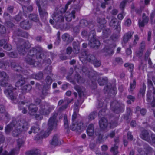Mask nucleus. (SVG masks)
<instances>
[{
  "instance_id": "1",
  "label": "nucleus",
  "mask_w": 155,
  "mask_h": 155,
  "mask_svg": "<svg viewBox=\"0 0 155 155\" xmlns=\"http://www.w3.org/2000/svg\"><path fill=\"white\" fill-rule=\"evenodd\" d=\"M46 54L42 47L38 45L31 48L28 53V56L36 57L38 60H44L46 58Z\"/></svg>"
},
{
  "instance_id": "2",
  "label": "nucleus",
  "mask_w": 155,
  "mask_h": 155,
  "mask_svg": "<svg viewBox=\"0 0 155 155\" xmlns=\"http://www.w3.org/2000/svg\"><path fill=\"white\" fill-rule=\"evenodd\" d=\"M17 124L12 132V134L14 137L18 136L22 131H26L29 127L28 122L24 120L19 121Z\"/></svg>"
},
{
  "instance_id": "3",
  "label": "nucleus",
  "mask_w": 155,
  "mask_h": 155,
  "mask_svg": "<svg viewBox=\"0 0 155 155\" xmlns=\"http://www.w3.org/2000/svg\"><path fill=\"white\" fill-rule=\"evenodd\" d=\"M53 20L56 22L57 28L62 29L63 28V22L64 21V17L61 13H59L58 8H55V11L52 15Z\"/></svg>"
},
{
  "instance_id": "4",
  "label": "nucleus",
  "mask_w": 155,
  "mask_h": 155,
  "mask_svg": "<svg viewBox=\"0 0 155 155\" xmlns=\"http://www.w3.org/2000/svg\"><path fill=\"white\" fill-rule=\"evenodd\" d=\"M17 43V49L19 54L21 55H25L26 53V50L29 48L30 46L28 41H25L21 38H18Z\"/></svg>"
},
{
  "instance_id": "5",
  "label": "nucleus",
  "mask_w": 155,
  "mask_h": 155,
  "mask_svg": "<svg viewBox=\"0 0 155 155\" xmlns=\"http://www.w3.org/2000/svg\"><path fill=\"white\" fill-rule=\"evenodd\" d=\"M79 58L82 62H84L87 60L89 62H92L95 61L96 58L94 55L91 54L90 52L87 50L82 51L79 55Z\"/></svg>"
},
{
  "instance_id": "6",
  "label": "nucleus",
  "mask_w": 155,
  "mask_h": 155,
  "mask_svg": "<svg viewBox=\"0 0 155 155\" xmlns=\"http://www.w3.org/2000/svg\"><path fill=\"white\" fill-rule=\"evenodd\" d=\"M58 114L56 113H54L52 116L49 118L48 122V130H55L57 126L58 120L57 117Z\"/></svg>"
},
{
  "instance_id": "7",
  "label": "nucleus",
  "mask_w": 155,
  "mask_h": 155,
  "mask_svg": "<svg viewBox=\"0 0 155 155\" xmlns=\"http://www.w3.org/2000/svg\"><path fill=\"white\" fill-rule=\"evenodd\" d=\"M111 108L115 113L118 114L124 110V105L120 104L117 101H114L110 104Z\"/></svg>"
},
{
  "instance_id": "8",
  "label": "nucleus",
  "mask_w": 155,
  "mask_h": 155,
  "mask_svg": "<svg viewBox=\"0 0 155 155\" xmlns=\"http://www.w3.org/2000/svg\"><path fill=\"white\" fill-rule=\"evenodd\" d=\"M36 3L38 8L39 12L40 17L41 18H43L44 17L47 16L48 14L46 11L47 6L46 2H45L43 5L41 4L40 5L39 2L37 0L36 1Z\"/></svg>"
},
{
  "instance_id": "9",
  "label": "nucleus",
  "mask_w": 155,
  "mask_h": 155,
  "mask_svg": "<svg viewBox=\"0 0 155 155\" xmlns=\"http://www.w3.org/2000/svg\"><path fill=\"white\" fill-rule=\"evenodd\" d=\"M45 105L44 104H41L39 105V113L43 115H48L51 111L50 107H46Z\"/></svg>"
},
{
  "instance_id": "10",
  "label": "nucleus",
  "mask_w": 155,
  "mask_h": 155,
  "mask_svg": "<svg viewBox=\"0 0 155 155\" xmlns=\"http://www.w3.org/2000/svg\"><path fill=\"white\" fill-rule=\"evenodd\" d=\"M88 45L91 48L97 49L100 45V43L96 38H92L89 40Z\"/></svg>"
},
{
  "instance_id": "11",
  "label": "nucleus",
  "mask_w": 155,
  "mask_h": 155,
  "mask_svg": "<svg viewBox=\"0 0 155 155\" xmlns=\"http://www.w3.org/2000/svg\"><path fill=\"white\" fill-rule=\"evenodd\" d=\"M28 114L31 116H34L36 114L38 110V107L34 104H31L28 106Z\"/></svg>"
},
{
  "instance_id": "12",
  "label": "nucleus",
  "mask_w": 155,
  "mask_h": 155,
  "mask_svg": "<svg viewBox=\"0 0 155 155\" xmlns=\"http://www.w3.org/2000/svg\"><path fill=\"white\" fill-rule=\"evenodd\" d=\"M17 122L15 120H13L8 125H7L5 128V132L6 134H9L13 129V127H16Z\"/></svg>"
},
{
  "instance_id": "13",
  "label": "nucleus",
  "mask_w": 155,
  "mask_h": 155,
  "mask_svg": "<svg viewBox=\"0 0 155 155\" xmlns=\"http://www.w3.org/2000/svg\"><path fill=\"white\" fill-rule=\"evenodd\" d=\"M50 143L52 145L54 146L60 145L61 142L60 140L59 136L57 134H55L53 137Z\"/></svg>"
},
{
  "instance_id": "14",
  "label": "nucleus",
  "mask_w": 155,
  "mask_h": 155,
  "mask_svg": "<svg viewBox=\"0 0 155 155\" xmlns=\"http://www.w3.org/2000/svg\"><path fill=\"white\" fill-rule=\"evenodd\" d=\"M16 36H21L27 38L28 37V34L20 29H16L14 32L13 37Z\"/></svg>"
},
{
  "instance_id": "15",
  "label": "nucleus",
  "mask_w": 155,
  "mask_h": 155,
  "mask_svg": "<svg viewBox=\"0 0 155 155\" xmlns=\"http://www.w3.org/2000/svg\"><path fill=\"white\" fill-rule=\"evenodd\" d=\"M132 114V110L130 107H127L126 110V114L124 115L123 117L127 123H129L130 120V117Z\"/></svg>"
},
{
  "instance_id": "16",
  "label": "nucleus",
  "mask_w": 155,
  "mask_h": 155,
  "mask_svg": "<svg viewBox=\"0 0 155 155\" xmlns=\"http://www.w3.org/2000/svg\"><path fill=\"white\" fill-rule=\"evenodd\" d=\"M88 25V27L89 28H91V27L92 28L94 26V25L92 23V22H89L87 20L83 19L81 20L80 21V26L84 28L87 25Z\"/></svg>"
},
{
  "instance_id": "17",
  "label": "nucleus",
  "mask_w": 155,
  "mask_h": 155,
  "mask_svg": "<svg viewBox=\"0 0 155 155\" xmlns=\"http://www.w3.org/2000/svg\"><path fill=\"white\" fill-rule=\"evenodd\" d=\"M75 11L72 10L71 13L67 12L65 14V18L67 21H70L72 20V18L74 19L75 18Z\"/></svg>"
},
{
  "instance_id": "18",
  "label": "nucleus",
  "mask_w": 155,
  "mask_h": 155,
  "mask_svg": "<svg viewBox=\"0 0 155 155\" xmlns=\"http://www.w3.org/2000/svg\"><path fill=\"white\" fill-rule=\"evenodd\" d=\"M99 124L100 128L102 130H104L106 128L108 125L107 120L105 118H101V120L99 121Z\"/></svg>"
},
{
  "instance_id": "19",
  "label": "nucleus",
  "mask_w": 155,
  "mask_h": 155,
  "mask_svg": "<svg viewBox=\"0 0 155 155\" xmlns=\"http://www.w3.org/2000/svg\"><path fill=\"white\" fill-rule=\"evenodd\" d=\"M140 136L142 139L147 142L150 137L149 132L145 130H143L142 131Z\"/></svg>"
},
{
  "instance_id": "20",
  "label": "nucleus",
  "mask_w": 155,
  "mask_h": 155,
  "mask_svg": "<svg viewBox=\"0 0 155 155\" xmlns=\"http://www.w3.org/2000/svg\"><path fill=\"white\" fill-rule=\"evenodd\" d=\"M11 68L16 71L19 72L22 71V67L18 63L12 62L11 63Z\"/></svg>"
},
{
  "instance_id": "21",
  "label": "nucleus",
  "mask_w": 155,
  "mask_h": 155,
  "mask_svg": "<svg viewBox=\"0 0 155 155\" xmlns=\"http://www.w3.org/2000/svg\"><path fill=\"white\" fill-rule=\"evenodd\" d=\"M20 26L23 29H28L31 28V25L29 23V21L24 20L20 23Z\"/></svg>"
},
{
  "instance_id": "22",
  "label": "nucleus",
  "mask_w": 155,
  "mask_h": 155,
  "mask_svg": "<svg viewBox=\"0 0 155 155\" xmlns=\"http://www.w3.org/2000/svg\"><path fill=\"white\" fill-rule=\"evenodd\" d=\"M62 38L63 41L68 44L71 43L73 41L72 38L70 37V36L68 33H64L62 36Z\"/></svg>"
},
{
  "instance_id": "23",
  "label": "nucleus",
  "mask_w": 155,
  "mask_h": 155,
  "mask_svg": "<svg viewBox=\"0 0 155 155\" xmlns=\"http://www.w3.org/2000/svg\"><path fill=\"white\" fill-rule=\"evenodd\" d=\"M94 126L92 124H90L87 129V133L88 136L92 137L94 134Z\"/></svg>"
},
{
  "instance_id": "24",
  "label": "nucleus",
  "mask_w": 155,
  "mask_h": 155,
  "mask_svg": "<svg viewBox=\"0 0 155 155\" xmlns=\"http://www.w3.org/2000/svg\"><path fill=\"white\" fill-rule=\"evenodd\" d=\"M36 59H38L36 57H31L28 56L25 58V61L28 64L31 65H34L36 61Z\"/></svg>"
},
{
  "instance_id": "25",
  "label": "nucleus",
  "mask_w": 155,
  "mask_h": 155,
  "mask_svg": "<svg viewBox=\"0 0 155 155\" xmlns=\"http://www.w3.org/2000/svg\"><path fill=\"white\" fill-rule=\"evenodd\" d=\"M95 134L97 136V142L100 143L104 141V138H103V135L101 134L100 131H95Z\"/></svg>"
},
{
  "instance_id": "26",
  "label": "nucleus",
  "mask_w": 155,
  "mask_h": 155,
  "mask_svg": "<svg viewBox=\"0 0 155 155\" xmlns=\"http://www.w3.org/2000/svg\"><path fill=\"white\" fill-rule=\"evenodd\" d=\"M133 32H129L125 33L123 37V41L124 43H127L129 40L130 39L133 34Z\"/></svg>"
},
{
  "instance_id": "27",
  "label": "nucleus",
  "mask_w": 155,
  "mask_h": 155,
  "mask_svg": "<svg viewBox=\"0 0 155 155\" xmlns=\"http://www.w3.org/2000/svg\"><path fill=\"white\" fill-rule=\"evenodd\" d=\"M108 81V79L106 77L99 78L97 80L98 83L101 86L106 84L107 83Z\"/></svg>"
},
{
  "instance_id": "28",
  "label": "nucleus",
  "mask_w": 155,
  "mask_h": 155,
  "mask_svg": "<svg viewBox=\"0 0 155 155\" xmlns=\"http://www.w3.org/2000/svg\"><path fill=\"white\" fill-rule=\"evenodd\" d=\"M4 92L7 96H9L10 98L12 100H14L16 99V97L13 95V93L12 90L5 89L4 91Z\"/></svg>"
},
{
  "instance_id": "29",
  "label": "nucleus",
  "mask_w": 155,
  "mask_h": 155,
  "mask_svg": "<svg viewBox=\"0 0 155 155\" xmlns=\"http://www.w3.org/2000/svg\"><path fill=\"white\" fill-rule=\"evenodd\" d=\"M8 80L6 79H3L0 80V85L3 87H8L10 88L12 86L8 82Z\"/></svg>"
},
{
  "instance_id": "30",
  "label": "nucleus",
  "mask_w": 155,
  "mask_h": 155,
  "mask_svg": "<svg viewBox=\"0 0 155 155\" xmlns=\"http://www.w3.org/2000/svg\"><path fill=\"white\" fill-rule=\"evenodd\" d=\"M3 149L2 147H0V155H15V149L12 150L9 153H8L7 151H5L1 154V153Z\"/></svg>"
},
{
  "instance_id": "31",
  "label": "nucleus",
  "mask_w": 155,
  "mask_h": 155,
  "mask_svg": "<svg viewBox=\"0 0 155 155\" xmlns=\"http://www.w3.org/2000/svg\"><path fill=\"white\" fill-rule=\"evenodd\" d=\"M20 77L21 78L19 79L15 83L16 86L18 87L22 86L25 84V79L24 78L21 77V75L20 76Z\"/></svg>"
},
{
  "instance_id": "32",
  "label": "nucleus",
  "mask_w": 155,
  "mask_h": 155,
  "mask_svg": "<svg viewBox=\"0 0 155 155\" xmlns=\"http://www.w3.org/2000/svg\"><path fill=\"white\" fill-rule=\"evenodd\" d=\"M32 78L38 80H40L43 79V74L41 72H39L38 73L32 75Z\"/></svg>"
},
{
  "instance_id": "33",
  "label": "nucleus",
  "mask_w": 155,
  "mask_h": 155,
  "mask_svg": "<svg viewBox=\"0 0 155 155\" xmlns=\"http://www.w3.org/2000/svg\"><path fill=\"white\" fill-rule=\"evenodd\" d=\"M23 12L25 14L31 12L33 10V8L31 5H30L28 7L25 6H22Z\"/></svg>"
},
{
  "instance_id": "34",
  "label": "nucleus",
  "mask_w": 155,
  "mask_h": 155,
  "mask_svg": "<svg viewBox=\"0 0 155 155\" xmlns=\"http://www.w3.org/2000/svg\"><path fill=\"white\" fill-rule=\"evenodd\" d=\"M110 87H109L108 86H107L104 88V90H106L107 92H108V93L109 94L110 93L112 94L113 95H114L116 93V90L115 88H111L109 89Z\"/></svg>"
},
{
  "instance_id": "35",
  "label": "nucleus",
  "mask_w": 155,
  "mask_h": 155,
  "mask_svg": "<svg viewBox=\"0 0 155 155\" xmlns=\"http://www.w3.org/2000/svg\"><path fill=\"white\" fill-rule=\"evenodd\" d=\"M32 87L30 84H26L23 86L21 89L22 92L25 93L26 92H29L31 89Z\"/></svg>"
},
{
  "instance_id": "36",
  "label": "nucleus",
  "mask_w": 155,
  "mask_h": 155,
  "mask_svg": "<svg viewBox=\"0 0 155 155\" xmlns=\"http://www.w3.org/2000/svg\"><path fill=\"white\" fill-rule=\"evenodd\" d=\"M103 36L104 38L108 37L110 34L111 32L109 29H105L103 30Z\"/></svg>"
},
{
  "instance_id": "37",
  "label": "nucleus",
  "mask_w": 155,
  "mask_h": 155,
  "mask_svg": "<svg viewBox=\"0 0 155 155\" xmlns=\"http://www.w3.org/2000/svg\"><path fill=\"white\" fill-rule=\"evenodd\" d=\"M40 151L39 150L36 149L30 150L27 153L28 154L30 155H41Z\"/></svg>"
},
{
  "instance_id": "38",
  "label": "nucleus",
  "mask_w": 155,
  "mask_h": 155,
  "mask_svg": "<svg viewBox=\"0 0 155 155\" xmlns=\"http://www.w3.org/2000/svg\"><path fill=\"white\" fill-rule=\"evenodd\" d=\"M146 86L145 84L143 83L142 85V87H141L140 90L138 95H141L143 97L144 96L145 91L146 90Z\"/></svg>"
},
{
  "instance_id": "39",
  "label": "nucleus",
  "mask_w": 155,
  "mask_h": 155,
  "mask_svg": "<svg viewBox=\"0 0 155 155\" xmlns=\"http://www.w3.org/2000/svg\"><path fill=\"white\" fill-rule=\"evenodd\" d=\"M40 128L38 125L32 126L31 128V131L28 132L29 134H31L32 132L35 133H38L39 131Z\"/></svg>"
},
{
  "instance_id": "40",
  "label": "nucleus",
  "mask_w": 155,
  "mask_h": 155,
  "mask_svg": "<svg viewBox=\"0 0 155 155\" xmlns=\"http://www.w3.org/2000/svg\"><path fill=\"white\" fill-rule=\"evenodd\" d=\"M97 112L96 111H94L91 112L88 116V118L89 121H91L95 119L96 116Z\"/></svg>"
},
{
  "instance_id": "41",
  "label": "nucleus",
  "mask_w": 155,
  "mask_h": 155,
  "mask_svg": "<svg viewBox=\"0 0 155 155\" xmlns=\"http://www.w3.org/2000/svg\"><path fill=\"white\" fill-rule=\"evenodd\" d=\"M96 38V32L94 30L91 31L88 35V39L89 40L91 39Z\"/></svg>"
},
{
  "instance_id": "42",
  "label": "nucleus",
  "mask_w": 155,
  "mask_h": 155,
  "mask_svg": "<svg viewBox=\"0 0 155 155\" xmlns=\"http://www.w3.org/2000/svg\"><path fill=\"white\" fill-rule=\"evenodd\" d=\"M150 137L151 139H150V137L147 142L151 144H155V134L153 133L151 134Z\"/></svg>"
},
{
  "instance_id": "43",
  "label": "nucleus",
  "mask_w": 155,
  "mask_h": 155,
  "mask_svg": "<svg viewBox=\"0 0 155 155\" xmlns=\"http://www.w3.org/2000/svg\"><path fill=\"white\" fill-rule=\"evenodd\" d=\"M46 84L48 86L50 85L53 82L52 79L50 76L48 75L45 79Z\"/></svg>"
},
{
  "instance_id": "44",
  "label": "nucleus",
  "mask_w": 155,
  "mask_h": 155,
  "mask_svg": "<svg viewBox=\"0 0 155 155\" xmlns=\"http://www.w3.org/2000/svg\"><path fill=\"white\" fill-rule=\"evenodd\" d=\"M29 17L31 20L36 22L38 21L39 19L38 15L35 14H30L29 16Z\"/></svg>"
},
{
  "instance_id": "45",
  "label": "nucleus",
  "mask_w": 155,
  "mask_h": 155,
  "mask_svg": "<svg viewBox=\"0 0 155 155\" xmlns=\"http://www.w3.org/2000/svg\"><path fill=\"white\" fill-rule=\"evenodd\" d=\"M104 52L106 53V55L111 54L114 52L113 49L112 48H109L108 47H106L104 48Z\"/></svg>"
},
{
  "instance_id": "46",
  "label": "nucleus",
  "mask_w": 155,
  "mask_h": 155,
  "mask_svg": "<svg viewBox=\"0 0 155 155\" xmlns=\"http://www.w3.org/2000/svg\"><path fill=\"white\" fill-rule=\"evenodd\" d=\"M52 69V66H48L45 69V71L48 74H50L51 76H53V74L51 73Z\"/></svg>"
},
{
  "instance_id": "47",
  "label": "nucleus",
  "mask_w": 155,
  "mask_h": 155,
  "mask_svg": "<svg viewBox=\"0 0 155 155\" xmlns=\"http://www.w3.org/2000/svg\"><path fill=\"white\" fill-rule=\"evenodd\" d=\"M136 81L134 79L133 80L132 83L131 82L130 86V90L129 91L132 92L135 89L136 87Z\"/></svg>"
},
{
  "instance_id": "48",
  "label": "nucleus",
  "mask_w": 155,
  "mask_h": 155,
  "mask_svg": "<svg viewBox=\"0 0 155 155\" xmlns=\"http://www.w3.org/2000/svg\"><path fill=\"white\" fill-rule=\"evenodd\" d=\"M132 0H124L121 3L120 5V8L123 10L125 8L127 2H131Z\"/></svg>"
},
{
  "instance_id": "49",
  "label": "nucleus",
  "mask_w": 155,
  "mask_h": 155,
  "mask_svg": "<svg viewBox=\"0 0 155 155\" xmlns=\"http://www.w3.org/2000/svg\"><path fill=\"white\" fill-rule=\"evenodd\" d=\"M83 124L81 122L77 124V130L79 133L81 132L83 129Z\"/></svg>"
},
{
  "instance_id": "50",
  "label": "nucleus",
  "mask_w": 155,
  "mask_h": 155,
  "mask_svg": "<svg viewBox=\"0 0 155 155\" xmlns=\"http://www.w3.org/2000/svg\"><path fill=\"white\" fill-rule=\"evenodd\" d=\"M97 21L98 23L103 25L106 24L107 22L104 18L101 17L97 18Z\"/></svg>"
},
{
  "instance_id": "51",
  "label": "nucleus",
  "mask_w": 155,
  "mask_h": 155,
  "mask_svg": "<svg viewBox=\"0 0 155 155\" xmlns=\"http://www.w3.org/2000/svg\"><path fill=\"white\" fill-rule=\"evenodd\" d=\"M74 80H76L78 83H81V78L78 74L77 73L75 74Z\"/></svg>"
},
{
  "instance_id": "52",
  "label": "nucleus",
  "mask_w": 155,
  "mask_h": 155,
  "mask_svg": "<svg viewBox=\"0 0 155 155\" xmlns=\"http://www.w3.org/2000/svg\"><path fill=\"white\" fill-rule=\"evenodd\" d=\"M92 63H93L94 65L96 67H100L101 64V62L100 60L97 59L96 58Z\"/></svg>"
},
{
  "instance_id": "53",
  "label": "nucleus",
  "mask_w": 155,
  "mask_h": 155,
  "mask_svg": "<svg viewBox=\"0 0 155 155\" xmlns=\"http://www.w3.org/2000/svg\"><path fill=\"white\" fill-rule=\"evenodd\" d=\"M147 84H148V89H149V91L150 92L152 91L151 89L152 88L154 87L153 86V83L152 81L148 79L147 80Z\"/></svg>"
},
{
  "instance_id": "54",
  "label": "nucleus",
  "mask_w": 155,
  "mask_h": 155,
  "mask_svg": "<svg viewBox=\"0 0 155 155\" xmlns=\"http://www.w3.org/2000/svg\"><path fill=\"white\" fill-rule=\"evenodd\" d=\"M74 88L78 92L80 97H81L82 94V92L81 91V87L78 85H76L74 86Z\"/></svg>"
},
{
  "instance_id": "55",
  "label": "nucleus",
  "mask_w": 155,
  "mask_h": 155,
  "mask_svg": "<svg viewBox=\"0 0 155 155\" xmlns=\"http://www.w3.org/2000/svg\"><path fill=\"white\" fill-rule=\"evenodd\" d=\"M0 77H1L3 79L8 80V76L7 75L6 73L4 71H0Z\"/></svg>"
},
{
  "instance_id": "56",
  "label": "nucleus",
  "mask_w": 155,
  "mask_h": 155,
  "mask_svg": "<svg viewBox=\"0 0 155 155\" xmlns=\"http://www.w3.org/2000/svg\"><path fill=\"white\" fill-rule=\"evenodd\" d=\"M144 149L147 152V155L148 154L152 152V148L149 146L146 145L144 146Z\"/></svg>"
},
{
  "instance_id": "57",
  "label": "nucleus",
  "mask_w": 155,
  "mask_h": 155,
  "mask_svg": "<svg viewBox=\"0 0 155 155\" xmlns=\"http://www.w3.org/2000/svg\"><path fill=\"white\" fill-rule=\"evenodd\" d=\"M64 127L66 129L68 128L69 126L68 124V120L67 118V116L66 115H65L64 116Z\"/></svg>"
},
{
  "instance_id": "58",
  "label": "nucleus",
  "mask_w": 155,
  "mask_h": 155,
  "mask_svg": "<svg viewBox=\"0 0 155 155\" xmlns=\"http://www.w3.org/2000/svg\"><path fill=\"white\" fill-rule=\"evenodd\" d=\"M22 18V17L21 14H18L14 17L13 19H14L17 22L20 21Z\"/></svg>"
},
{
  "instance_id": "59",
  "label": "nucleus",
  "mask_w": 155,
  "mask_h": 155,
  "mask_svg": "<svg viewBox=\"0 0 155 155\" xmlns=\"http://www.w3.org/2000/svg\"><path fill=\"white\" fill-rule=\"evenodd\" d=\"M25 104V103L22 101H21L19 102L18 107L20 110H21L25 108V107L23 106V105H24Z\"/></svg>"
},
{
  "instance_id": "60",
  "label": "nucleus",
  "mask_w": 155,
  "mask_h": 155,
  "mask_svg": "<svg viewBox=\"0 0 155 155\" xmlns=\"http://www.w3.org/2000/svg\"><path fill=\"white\" fill-rule=\"evenodd\" d=\"M60 33L59 31H58V32L57 34V40L56 41V42H55V44L57 45H58L59 44L61 39L60 38Z\"/></svg>"
},
{
  "instance_id": "61",
  "label": "nucleus",
  "mask_w": 155,
  "mask_h": 155,
  "mask_svg": "<svg viewBox=\"0 0 155 155\" xmlns=\"http://www.w3.org/2000/svg\"><path fill=\"white\" fill-rule=\"evenodd\" d=\"M117 119L114 121H111L110 123L111 127L114 128L116 127L117 125Z\"/></svg>"
},
{
  "instance_id": "62",
  "label": "nucleus",
  "mask_w": 155,
  "mask_h": 155,
  "mask_svg": "<svg viewBox=\"0 0 155 155\" xmlns=\"http://www.w3.org/2000/svg\"><path fill=\"white\" fill-rule=\"evenodd\" d=\"M3 48L6 50L9 51L12 49V47L10 44L6 43L4 45Z\"/></svg>"
},
{
  "instance_id": "63",
  "label": "nucleus",
  "mask_w": 155,
  "mask_h": 155,
  "mask_svg": "<svg viewBox=\"0 0 155 155\" xmlns=\"http://www.w3.org/2000/svg\"><path fill=\"white\" fill-rule=\"evenodd\" d=\"M105 109H102L99 111L98 113V115L99 117L104 116L105 115Z\"/></svg>"
},
{
  "instance_id": "64",
  "label": "nucleus",
  "mask_w": 155,
  "mask_h": 155,
  "mask_svg": "<svg viewBox=\"0 0 155 155\" xmlns=\"http://www.w3.org/2000/svg\"><path fill=\"white\" fill-rule=\"evenodd\" d=\"M138 151L141 155H147V152L144 149L143 150L141 148H139L138 150Z\"/></svg>"
}]
</instances>
